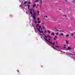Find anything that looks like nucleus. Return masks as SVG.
<instances>
[{"instance_id":"nucleus-13","label":"nucleus","mask_w":75,"mask_h":75,"mask_svg":"<svg viewBox=\"0 0 75 75\" xmlns=\"http://www.w3.org/2000/svg\"><path fill=\"white\" fill-rule=\"evenodd\" d=\"M59 34V33H55V34H56V35H58Z\"/></svg>"},{"instance_id":"nucleus-21","label":"nucleus","mask_w":75,"mask_h":75,"mask_svg":"<svg viewBox=\"0 0 75 75\" xmlns=\"http://www.w3.org/2000/svg\"><path fill=\"white\" fill-rule=\"evenodd\" d=\"M52 35H54V33H52Z\"/></svg>"},{"instance_id":"nucleus-34","label":"nucleus","mask_w":75,"mask_h":75,"mask_svg":"<svg viewBox=\"0 0 75 75\" xmlns=\"http://www.w3.org/2000/svg\"><path fill=\"white\" fill-rule=\"evenodd\" d=\"M55 38H57V36H55Z\"/></svg>"},{"instance_id":"nucleus-18","label":"nucleus","mask_w":75,"mask_h":75,"mask_svg":"<svg viewBox=\"0 0 75 75\" xmlns=\"http://www.w3.org/2000/svg\"><path fill=\"white\" fill-rule=\"evenodd\" d=\"M69 36V35H66V37H68Z\"/></svg>"},{"instance_id":"nucleus-43","label":"nucleus","mask_w":75,"mask_h":75,"mask_svg":"<svg viewBox=\"0 0 75 75\" xmlns=\"http://www.w3.org/2000/svg\"><path fill=\"white\" fill-rule=\"evenodd\" d=\"M43 35H45V34H43Z\"/></svg>"},{"instance_id":"nucleus-8","label":"nucleus","mask_w":75,"mask_h":75,"mask_svg":"<svg viewBox=\"0 0 75 75\" xmlns=\"http://www.w3.org/2000/svg\"><path fill=\"white\" fill-rule=\"evenodd\" d=\"M48 18V16H46L44 17V18Z\"/></svg>"},{"instance_id":"nucleus-51","label":"nucleus","mask_w":75,"mask_h":75,"mask_svg":"<svg viewBox=\"0 0 75 75\" xmlns=\"http://www.w3.org/2000/svg\"><path fill=\"white\" fill-rule=\"evenodd\" d=\"M70 54V55H71V54Z\"/></svg>"},{"instance_id":"nucleus-3","label":"nucleus","mask_w":75,"mask_h":75,"mask_svg":"<svg viewBox=\"0 0 75 75\" xmlns=\"http://www.w3.org/2000/svg\"><path fill=\"white\" fill-rule=\"evenodd\" d=\"M44 39H45V40H46V41L47 42H49V43H50L51 44H52V42H50V41H48V40L46 39H45V38H44Z\"/></svg>"},{"instance_id":"nucleus-45","label":"nucleus","mask_w":75,"mask_h":75,"mask_svg":"<svg viewBox=\"0 0 75 75\" xmlns=\"http://www.w3.org/2000/svg\"><path fill=\"white\" fill-rule=\"evenodd\" d=\"M74 39H75V36H74Z\"/></svg>"},{"instance_id":"nucleus-57","label":"nucleus","mask_w":75,"mask_h":75,"mask_svg":"<svg viewBox=\"0 0 75 75\" xmlns=\"http://www.w3.org/2000/svg\"><path fill=\"white\" fill-rule=\"evenodd\" d=\"M41 28V30H42V28Z\"/></svg>"},{"instance_id":"nucleus-11","label":"nucleus","mask_w":75,"mask_h":75,"mask_svg":"<svg viewBox=\"0 0 75 75\" xmlns=\"http://www.w3.org/2000/svg\"><path fill=\"white\" fill-rule=\"evenodd\" d=\"M35 6H36V4H33V8H34V7H35Z\"/></svg>"},{"instance_id":"nucleus-27","label":"nucleus","mask_w":75,"mask_h":75,"mask_svg":"<svg viewBox=\"0 0 75 75\" xmlns=\"http://www.w3.org/2000/svg\"><path fill=\"white\" fill-rule=\"evenodd\" d=\"M40 20V18H38V21H39Z\"/></svg>"},{"instance_id":"nucleus-24","label":"nucleus","mask_w":75,"mask_h":75,"mask_svg":"<svg viewBox=\"0 0 75 75\" xmlns=\"http://www.w3.org/2000/svg\"><path fill=\"white\" fill-rule=\"evenodd\" d=\"M55 47H57V48H59V47H58V46H55Z\"/></svg>"},{"instance_id":"nucleus-4","label":"nucleus","mask_w":75,"mask_h":75,"mask_svg":"<svg viewBox=\"0 0 75 75\" xmlns=\"http://www.w3.org/2000/svg\"><path fill=\"white\" fill-rule=\"evenodd\" d=\"M44 37H45V39L47 38V37H50V35H47V36L46 35H44Z\"/></svg>"},{"instance_id":"nucleus-53","label":"nucleus","mask_w":75,"mask_h":75,"mask_svg":"<svg viewBox=\"0 0 75 75\" xmlns=\"http://www.w3.org/2000/svg\"><path fill=\"white\" fill-rule=\"evenodd\" d=\"M23 1H25V0H23Z\"/></svg>"},{"instance_id":"nucleus-17","label":"nucleus","mask_w":75,"mask_h":75,"mask_svg":"<svg viewBox=\"0 0 75 75\" xmlns=\"http://www.w3.org/2000/svg\"><path fill=\"white\" fill-rule=\"evenodd\" d=\"M51 44L53 45H55V42H54L53 43H52V44Z\"/></svg>"},{"instance_id":"nucleus-46","label":"nucleus","mask_w":75,"mask_h":75,"mask_svg":"<svg viewBox=\"0 0 75 75\" xmlns=\"http://www.w3.org/2000/svg\"><path fill=\"white\" fill-rule=\"evenodd\" d=\"M59 10H61V9H59Z\"/></svg>"},{"instance_id":"nucleus-41","label":"nucleus","mask_w":75,"mask_h":75,"mask_svg":"<svg viewBox=\"0 0 75 75\" xmlns=\"http://www.w3.org/2000/svg\"><path fill=\"white\" fill-rule=\"evenodd\" d=\"M43 29H45V28L44 27H43Z\"/></svg>"},{"instance_id":"nucleus-26","label":"nucleus","mask_w":75,"mask_h":75,"mask_svg":"<svg viewBox=\"0 0 75 75\" xmlns=\"http://www.w3.org/2000/svg\"><path fill=\"white\" fill-rule=\"evenodd\" d=\"M40 13V11H37V13Z\"/></svg>"},{"instance_id":"nucleus-35","label":"nucleus","mask_w":75,"mask_h":75,"mask_svg":"<svg viewBox=\"0 0 75 75\" xmlns=\"http://www.w3.org/2000/svg\"><path fill=\"white\" fill-rule=\"evenodd\" d=\"M49 38H50V39H52V37H49Z\"/></svg>"},{"instance_id":"nucleus-2","label":"nucleus","mask_w":75,"mask_h":75,"mask_svg":"<svg viewBox=\"0 0 75 75\" xmlns=\"http://www.w3.org/2000/svg\"><path fill=\"white\" fill-rule=\"evenodd\" d=\"M36 29L40 33V34L41 35H42V34L41 33H43L44 32L43 31H41L40 30L38 29V28L36 27Z\"/></svg>"},{"instance_id":"nucleus-36","label":"nucleus","mask_w":75,"mask_h":75,"mask_svg":"<svg viewBox=\"0 0 75 75\" xmlns=\"http://www.w3.org/2000/svg\"><path fill=\"white\" fill-rule=\"evenodd\" d=\"M26 13L27 14H28V12H26Z\"/></svg>"},{"instance_id":"nucleus-32","label":"nucleus","mask_w":75,"mask_h":75,"mask_svg":"<svg viewBox=\"0 0 75 75\" xmlns=\"http://www.w3.org/2000/svg\"><path fill=\"white\" fill-rule=\"evenodd\" d=\"M40 2H41V4H42V1H41Z\"/></svg>"},{"instance_id":"nucleus-25","label":"nucleus","mask_w":75,"mask_h":75,"mask_svg":"<svg viewBox=\"0 0 75 75\" xmlns=\"http://www.w3.org/2000/svg\"><path fill=\"white\" fill-rule=\"evenodd\" d=\"M74 34L73 33H72L71 34V36H73Z\"/></svg>"},{"instance_id":"nucleus-47","label":"nucleus","mask_w":75,"mask_h":75,"mask_svg":"<svg viewBox=\"0 0 75 75\" xmlns=\"http://www.w3.org/2000/svg\"><path fill=\"white\" fill-rule=\"evenodd\" d=\"M20 7H21V5H20Z\"/></svg>"},{"instance_id":"nucleus-39","label":"nucleus","mask_w":75,"mask_h":75,"mask_svg":"<svg viewBox=\"0 0 75 75\" xmlns=\"http://www.w3.org/2000/svg\"><path fill=\"white\" fill-rule=\"evenodd\" d=\"M48 40H51V39H48Z\"/></svg>"},{"instance_id":"nucleus-28","label":"nucleus","mask_w":75,"mask_h":75,"mask_svg":"<svg viewBox=\"0 0 75 75\" xmlns=\"http://www.w3.org/2000/svg\"><path fill=\"white\" fill-rule=\"evenodd\" d=\"M56 30H57V31H59V30L57 29H56Z\"/></svg>"},{"instance_id":"nucleus-40","label":"nucleus","mask_w":75,"mask_h":75,"mask_svg":"<svg viewBox=\"0 0 75 75\" xmlns=\"http://www.w3.org/2000/svg\"><path fill=\"white\" fill-rule=\"evenodd\" d=\"M55 42L57 44L58 42L57 41H55Z\"/></svg>"},{"instance_id":"nucleus-50","label":"nucleus","mask_w":75,"mask_h":75,"mask_svg":"<svg viewBox=\"0 0 75 75\" xmlns=\"http://www.w3.org/2000/svg\"><path fill=\"white\" fill-rule=\"evenodd\" d=\"M60 31H62V30H60Z\"/></svg>"},{"instance_id":"nucleus-9","label":"nucleus","mask_w":75,"mask_h":75,"mask_svg":"<svg viewBox=\"0 0 75 75\" xmlns=\"http://www.w3.org/2000/svg\"><path fill=\"white\" fill-rule=\"evenodd\" d=\"M39 28H38V29L40 30V29L41 28V26H39Z\"/></svg>"},{"instance_id":"nucleus-20","label":"nucleus","mask_w":75,"mask_h":75,"mask_svg":"<svg viewBox=\"0 0 75 75\" xmlns=\"http://www.w3.org/2000/svg\"><path fill=\"white\" fill-rule=\"evenodd\" d=\"M67 47H66V45H64V48H66Z\"/></svg>"},{"instance_id":"nucleus-37","label":"nucleus","mask_w":75,"mask_h":75,"mask_svg":"<svg viewBox=\"0 0 75 75\" xmlns=\"http://www.w3.org/2000/svg\"><path fill=\"white\" fill-rule=\"evenodd\" d=\"M35 23H37V22L35 21Z\"/></svg>"},{"instance_id":"nucleus-52","label":"nucleus","mask_w":75,"mask_h":75,"mask_svg":"<svg viewBox=\"0 0 75 75\" xmlns=\"http://www.w3.org/2000/svg\"><path fill=\"white\" fill-rule=\"evenodd\" d=\"M18 72H19V71L18 70Z\"/></svg>"},{"instance_id":"nucleus-38","label":"nucleus","mask_w":75,"mask_h":75,"mask_svg":"<svg viewBox=\"0 0 75 75\" xmlns=\"http://www.w3.org/2000/svg\"><path fill=\"white\" fill-rule=\"evenodd\" d=\"M55 39H56L55 38H54V40H55Z\"/></svg>"},{"instance_id":"nucleus-6","label":"nucleus","mask_w":75,"mask_h":75,"mask_svg":"<svg viewBox=\"0 0 75 75\" xmlns=\"http://www.w3.org/2000/svg\"><path fill=\"white\" fill-rule=\"evenodd\" d=\"M39 0H35V1L34 3H35L37 2H38Z\"/></svg>"},{"instance_id":"nucleus-22","label":"nucleus","mask_w":75,"mask_h":75,"mask_svg":"<svg viewBox=\"0 0 75 75\" xmlns=\"http://www.w3.org/2000/svg\"><path fill=\"white\" fill-rule=\"evenodd\" d=\"M44 33H47V31L46 30H45V31L44 32Z\"/></svg>"},{"instance_id":"nucleus-10","label":"nucleus","mask_w":75,"mask_h":75,"mask_svg":"<svg viewBox=\"0 0 75 75\" xmlns=\"http://www.w3.org/2000/svg\"><path fill=\"white\" fill-rule=\"evenodd\" d=\"M41 21H38V24H40L41 23Z\"/></svg>"},{"instance_id":"nucleus-12","label":"nucleus","mask_w":75,"mask_h":75,"mask_svg":"<svg viewBox=\"0 0 75 75\" xmlns=\"http://www.w3.org/2000/svg\"><path fill=\"white\" fill-rule=\"evenodd\" d=\"M66 44H68V40H66Z\"/></svg>"},{"instance_id":"nucleus-30","label":"nucleus","mask_w":75,"mask_h":75,"mask_svg":"<svg viewBox=\"0 0 75 75\" xmlns=\"http://www.w3.org/2000/svg\"><path fill=\"white\" fill-rule=\"evenodd\" d=\"M74 1H75V0H74V1H72V2H73V3H74Z\"/></svg>"},{"instance_id":"nucleus-33","label":"nucleus","mask_w":75,"mask_h":75,"mask_svg":"<svg viewBox=\"0 0 75 75\" xmlns=\"http://www.w3.org/2000/svg\"><path fill=\"white\" fill-rule=\"evenodd\" d=\"M31 4V2H28V4Z\"/></svg>"},{"instance_id":"nucleus-23","label":"nucleus","mask_w":75,"mask_h":75,"mask_svg":"<svg viewBox=\"0 0 75 75\" xmlns=\"http://www.w3.org/2000/svg\"><path fill=\"white\" fill-rule=\"evenodd\" d=\"M47 32L49 33V34H50V31H49V30H48V31H47Z\"/></svg>"},{"instance_id":"nucleus-44","label":"nucleus","mask_w":75,"mask_h":75,"mask_svg":"<svg viewBox=\"0 0 75 75\" xmlns=\"http://www.w3.org/2000/svg\"><path fill=\"white\" fill-rule=\"evenodd\" d=\"M59 35H60V36H61V34H60Z\"/></svg>"},{"instance_id":"nucleus-48","label":"nucleus","mask_w":75,"mask_h":75,"mask_svg":"<svg viewBox=\"0 0 75 75\" xmlns=\"http://www.w3.org/2000/svg\"><path fill=\"white\" fill-rule=\"evenodd\" d=\"M38 8L37 6H36V8Z\"/></svg>"},{"instance_id":"nucleus-5","label":"nucleus","mask_w":75,"mask_h":75,"mask_svg":"<svg viewBox=\"0 0 75 75\" xmlns=\"http://www.w3.org/2000/svg\"><path fill=\"white\" fill-rule=\"evenodd\" d=\"M67 49L70 50L71 49V48L70 47H67Z\"/></svg>"},{"instance_id":"nucleus-58","label":"nucleus","mask_w":75,"mask_h":75,"mask_svg":"<svg viewBox=\"0 0 75 75\" xmlns=\"http://www.w3.org/2000/svg\"><path fill=\"white\" fill-rule=\"evenodd\" d=\"M74 33H75V32Z\"/></svg>"},{"instance_id":"nucleus-54","label":"nucleus","mask_w":75,"mask_h":75,"mask_svg":"<svg viewBox=\"0 0 75 75\" xmlns=\"http://www.w3.org/2000/svg\"><path fill=\"white\" fill-rule=\"evenodd\" d=\"M55 29H56V27L55 28Z\"/></svg>"},{"instance_id":"nucleus-31","label":"nucleus","mask_w":75,"mask_h":75,"mask_svg":"<svg viewBox=\"0 0 75 75\" xmlns=\"http://www.w3.org/2000/svg\"><path fill=\"white\" fill-rule=\"evenodd\" d=\"M67 15H64V16H65V17H67Z\"/></svg>"},{"instance_id":"nucleus-56","label":"nucleus","mask_w":75,"mask_h":75,"mask_svg":"<svg viewBox=\"0 0 75 75\" xmlns=\"http://www.w3.org/2000/svg\"><path fill=\"white\" fill-rule=\"evenodd\" d=\"M40 0V1H42L41 0Z\"/></svg>"},{"instance_id":"nucleus-1","label":"nucleus","mask_w":75,"mask_h":75,"mask_svg":"<svg viewBox=\"0 0 75 75\" xmlns=\"http://www.w3.org/2000/svg\"><path fill=\"white\" fill-rule=\"evenodd\" d=\"M33 9H29V11H30V14L31 15H33V18L34 19V20L35 21V19H36V17L35 16H36V13L33 12V14L32 13V11H33Z\"/></svg>"},{"instance_id":"nucleus-29","label":"nucleus","mask_w":75,"mask_h":75,"mask_svg":"<svg viewBox=\"0 0 75 75\" xmlns=\"http://www.w3.org/2000/svg\"><path fill=\"white\" fill-rule=\"evenodd\" d=\"M61 35H62V36L63 35H64V34L63 33H62L61 34Z\"/></svg>"},{"instance_id":"nucleus-14","label":"nucleus","mask_w":75,"mask_h":75,"mask_svg":"<svg viewBox=\"0 0 75 75\" xmlns=\"http://www.w3.org/2000/svg\"><path fill=\"white\" fill-rule=\"evenodd\" d=\"M39 25V24H37V25L35 26L36 27H37L38 26V25Z\"/></svg>"},{"instance_id":"nucleus-42","label":"nucleus","mask_w":75,"mask_h":75,"mask_svg":"<svg viewBox=\"0 0 75 75\" xmlns=\"http://www.w3.org/2000/svg\"><path fill=\"white\" fill-rule=\"evenodd\" d=\"M44 24V23H42V25H43V24Z\"/></svg>"},{"instance_id":"nucleus-49","label":"nucleus","mask_w":75,"mask_h":75,"mask_svg":"<svg viewBox=\"0 0 75 75\" xmlns=\"http://www.w3.org/2000/svg\"><path fill=\"white\" fill-rule=\"evenodd\" d=\"M43 27H44V25H43Z\"/></svg>"},{"instance_id":"nucleus-19","label":"nucleus","mask_w":75,"mask_h":75,"mask_svg":"<svg viewBox=\"0 0 75 75\" xmlns=\"http://www.w3.org/2000/svg\"><path fill=\"white\" fill-rule=\"evenodd\" d=\"M33 10V13L36 12H35V11H35V10H34V9H33V10Z\"/></svg>"},{"instance_id":"nucleus-7","label":"nucleus","mask_w":75,"mask_h":75,"mask_svg":"<svg viewBox=\"0 0 75 75\" xmlns=\"http://www.w3.org/2000/svg\"><path fill=\"white\" fill-rule=\"evenodd\" d=\"M28 9H29H29H30V5H28Z\"/></svg>"},{"instance_id":"nucleus-15","label":"nucleus","mask_w":75,"mask_h":75,"mask_svg":"<svg viewBox=\"0 0 75 75\" xmlns=\"http://www.w3.org/2000/svg\"><path fill=\"white\" fill-rule=\"evenodd\" d=\"M52 47L53 48V49H55V48L54 47V46H52Z\"/></svg>"},{"instance_id":"nucleus-16","label":"nucleus","mask_w":75,"mask_h":75,"mask_svg":"<svg viewBox=\"0 0 75 75\" xmlns=\"http://www.w3.org/2000/svg\"><path fill=\"white\" fill-rule=\"evenodd\" d=\"M27 3V1H25L24 2V3L25 4H26Z\"/></svg>"},{"instance_id":"nucleus-55","label":"nucleus","mask_w":75,"mask_h":75,"mask_svg":"<svg viewBox=\"0 0 75 75\" xmlns=\"http://www.w3.org/2000/svg\"><path fill=\"white\" fill-rule=\"evenodd\" d=\"M37 15H39V14H37Z\"/></svg>"}]
</instances>
